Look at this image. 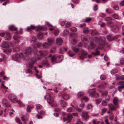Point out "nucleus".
Instances as JSON below:
<instances>
[{"label":"nucleus","mask_w":124,"mask_h":124,"mask_svg":"<svg viewBox=\"0 0 124 124\" xmlns=\"http://www.w3.org/2000/svg\"><path fill=\"white\" fill-rule=\"evenodd\" d=\"M16 96L13 94H10L8 96V98L12 101L14 103H18L19 104H20L22 102L20 101H17L16 100Z\"/></svg>","instance_id":"nucleus-3"},{"label":"nucleus","mask_w":124,"mask_h":124,"mask_svg":"<svg viewBox=\"0 0 124 124\" xmlns=\"http://www.w3.org/2000/svg\"><path fill=\"white\" fill-rule=\"evenodd\" d=\"M71 31L73 32H75L77 31V28L75 27H71L70 29Z\"/></svg>","instance_id":"nucleus-55"},{"label":"nucleus","mask_w":124,"mask_h":124,"mask_svg":"<svg viewBox=\"0 0 124 124\" xmlns=\"http://www.w3.org/2000/svg\"><path fill=\"white\" fill-rule=\"evenodd\" d=\"M41 44L37 41H35L33 43V45L34 48L39 47L40 46Z\"/></svg>","instance_id":"nucleus-17"},{"label":"nucleus","mask_w":124,"mask_h":124,"mask_svg":"<svg viewBox=\"0 0 124 124\" xmlns=\"http://www.w3.org/2000/svg\"><path fill=\"white\" fill-rule=\"evenodd\" d=\"M107 84V83L106 82H104L101 85H99L98 86V87L100 88L104 89L105 88V85Z\"/></svg>","instance_id":"nucleus-12"},{"label":"nucleus","mask_w":124,"mask_h":124,"mask_svg":"<svg viewBox=\"0 0 124 124\" xmlns=\"http://www.w3.org/2000/svg\"><path fill=\"white\" fill-rule=\"evenodd\" d=\"M117 71V69H114L111 70L110 72L112 74H114L116 73Z\"/></svg>","instance_id":"nucleus-42"},{"label":"nucleus","mask_w":124,"mask_h":124,"mask_svg":"<svg viewBox=\"0 0 124 124\" xmlns=\"http://www.w3.org/2000/svg\"><path fill=\"white\" fill-rule=\"evenodd\" d=\"M81 115L82 117L85 120L88 119L89 117V116L87 112L85 111L83 112Z\"/></svg>","instance_id":"nucleus-7"},{"label":"nucleus","mask_w":124,"mask_h":124,"mask_svg":"<svg viewBox=\"0 0 124 124\" xmlns=\"http://www.w3.org/2000/svg\"><path fill=\"white\" fill-rule=\"evenodd\" d=\"M119 37V35H116L115 36L113 37V38L114 39V40H116L117 39H118Z\"/></svg>","instance_id":"nucleus-63"},{"label":"nucleus","mask_w":124,"mask_h":124,"mask_svg":"<svg viewBox=\"0 0 124 124\" xmlns=\"http://www.w3.org/2000/svg\"><path fill=\"white\" fill-rule=\"evenodd\" d=\"M61 106L62 107H65L67 105L66 103L63 100L61 101Z\"/></svg>","instance_id":"nucleus-29"},{"label":"nucleus","mask_w":124,"mask_h":124,"mask_svg":"<svg viewBox=\"0 0 124 124\" xmlns=\"http://www.w3.org/2000/svg\"><path fill=\"white\" fill-rule=\"evenodd\" d=\"M113 17L115 19H118L119 18V16L118 15L116 14H114L112 15Z\"/></svg>","instance_id":"nucleus-47"},{"label":"nucleus","mask_w":124,"mask_h":124,"mask_svg":"<svg viewBox=\"0 0 124 124\" xmlns=\"http://www.w3.org/2000/svg\"><path fill=\"white\" fill-rule=\"evenodd\" d=\"M100 78L101 80H104L105 79V76L104 75H102L100 76Z\"/></svg>","instance_id":"nucleus-61"},{"label":"nucleus","mask_w":124,"mask_h":124,"mask_svg":"<svg viewBox=\"0 0 124 124\" xmlns=\"http://www.w3.org/2000/svg\"><path fill=\"white\" fill-rule=\"evenodd\" d=\"M89 100V99L88 97L84 96L81 99V100L82 102H86Z\"/></svg>","instance_id":"nucleus-24"},{"label":"nucleus","mask_w":124,"mask_h":124,"mask_svg":"<svg viewBox=\"0 0 124 124\" xmlns=\"http://www.w3.org/2000/svg\"><path fill=\"white\" fill-rule=\"evenodd\" d=\"M91 95H92V97L97 98L99 96V94L98 93H95L93 94V93H90Z\"/></svg>","instance_id":"nucleus-35"},{"label":"nucleus","mask_w":124,"mask_h":124,"mask_svg":"<svg viewBox=\"0 0 124 124\" xmlns=\"http://www.w3.org/2000/svg\"><path fill=\"white\" fill-rule=\"evenodd\" d=\"M62 98L64 100H67L70 98V96L68 94L65 93L63 95Z\"/></svg>","instance_id":"nucleus-15"},{"label":"nucleus","mask_w":124,"mask_h":124,"mask_svg":"<svg viewBox=\"0 0 124 124\" xmlns=\"http://www.w3.org/2000/svg\"><path fill=\"white\" fill-rule=\"evenodd\" d=\"M91 34L93 36L95 35H99V33L97 32L96 30H93L92 31Z\"/></svg>","instance_id":"nucleus-26"},{"label":"nucleus","mask_w":124,"mask_h":124,"mask_svg":"<svg viewBox=\"0 0 124 124\" xmlns=\"http://www.w3.org/2000/svg\"><path fill=\"white\" fill-rule=\"evenodd\" d=\"M36 108L37 109H40L42 108V106L39 104H37L36 105Z\"/></svg>","instance_id":"nucleus-48"},{"label":"nucleus","mask_w":124,"mask_h":124,"mask_svg":"<svg viewBox=\"0 0 124 124\" xmlns=\"http://www.w3.org/2000/svg\"><path fill=\"white\" fill-rule=\"evenodd\" d=\"M108 107L110 110H114L116 109V108L112 104H109Z\"/></svg>","instance_id":"nucleus-22"},{"label":"nucleus","mask_w":124,"mask_h":124,"mask_svg":"<svg viewBox=\"0 0 124 124\" xmlns=\"http://www.w3.org/2000/svg\"><path fill=\"white\" fill-rule=\"evenodd\" d=\"M118 101V99L116 97H115L113 99V101L114 104L116 105L117 104V102Z\"/></svg>","instance_id":"nucleus-31"},{"label":"nucleus","mask_w":124,"mask_h":124,"mask_svg":"<svg viewBox=\"0 0 124 124\" xmlns=\"http://www.w3.org/2000/svg\"><path fill=\"white\" fill-rule=\"evenodd\" d=\"M38 113V114L40 115H44L45 114V112L43 110H41L40 111H37Z\"/></svg>","instance_id":"nucleus-43"},{"label":"nucleus","mask_w":124,"mask_h":124,"mask_svg":"<svg viewBox=\"0 0 124 124\" xmlns=\"http://www.w3.org/2000/svg\"><path fill=\"white\" fill-rule=\"evenodd\" d=\"M37 60L35 58H32L31 59V62L29 63L28 66V67L31 68H32L34 64L36 62Z\"/></svg>","instance_id":"nucleus-5"},{"label":"nucleus","mask_w":124,"mask_h":124,"mask_svg":"<svg viewBox=\"0 0 124 124\" xmlns=\"http://www.w3.org/2000/svg\"><path fill=\"white\" fill-rule=\"evenodd\" d=\"M93 40L96 43H97L100 41L99 37H95L93 39Z\"/></svg>","instance_id":"nucleus-34"},{"label":"nucleus","mask_w":124,"mask_h":124,"mask_svg":"<svg viewBox=\"0 0 124 124\" xmlns=\"http://www.w3.org/2000/svg\"><path fill=\"white\" fill-rule=\"evenodd\" d=\"M20 50V48L19 47H15L13 48V51L14 52H19Z\"/></svg>","instance_id":"nucleus-37"},{"label":"nucleus","mask_w":124,"mask_h":124,"mask_svg":"<svg viewBox=\"0 0 124 124\" xmlns=\"http://www.w3.org/2000/svg\"><path fill=\"white\" fill-rule=\"evenodd\" d=\"M47 40L49 45H52L54 41V39L52 38H48L47 39Z\"/></svg>","instance_id":"nucleus-19"},{"label":"nucleus","mask_w":124,"mask_h":124,"mask_svg":"<svg viewBox=\"0 0 124 124\" xmlns=\"http://www.w3.org/2000/svg\"><path fill=\"white\" fill-rule=\"evenodd\" d=\"M71 48L73 51L76 53L78 52L79 50V49L78 48L75 46H72Z\"/></svg>","instance_id":"nucleus-28"},{"label":"nucleus","mask_w":124,"mask_h":124,"mask_svg":"<svg viewBox=\"0 0 124 124\" xmlns=\"http://www.w3.org/2000/svg\"><path fill=\"white\" fill-rule=\"evenodd\" d=\"M24 57L23 54L22 53H16L12 56V59L14 60H16L19 58H23Z\"/></svg>","instance_id":"nucleus-4"},{"label":"nucleus","mask_w":124,"mask_h":124,"mask_svg":"<svg viewBox=\"0 0 124 124\" xmlns=\"http://www.w3.org/2000/svg\"><path fill=\"white\" fill-rule=\"evenodd\" d=\"M0 46L2 48H8L9 46V44L7 42L4 41L2 42Z\"/></svg>","instance_id":"nucleus-8"},{"label":"nucleus","mask_w":124,"mask_h":124,"mask_svg":"<svg viewBox=\"0 0 124 124\" xmlns=\"http://www.w3.org/2000/svg\"><path fill=\"white\" fill-rule=\"evenodd\" d=\"M99 51H95V52H93L92 53V54L94 55V56H96L100 54Z\"/></svg>","instance_id":"nucleus-39"},{"label":"nucleus","mask_w":124,"mask_h":124,"mask_svg":"<svg viewBox=\"0 0 124 124\" xmlns=\"http://www.w3.org/2000/svg\"><path fill=\"white\" fill-rule=\"evenodd\" d=\"M100 41H104L106 39L105 38L104 36H101L99 37Z\"/></svg>","instance_id":"nucleus-44"},{"label":"nucleus","mask_w":124,"mask_h":124,"mask_svg":"<svg viewBox=\"0 0 124 124\" xmlns=\"http://www.w3.org/2000/svg\"><path fill=\"white\" fill-rule=\"evenodd\" d=\"M31 52V48L30 47H26L24 51V54L26 55H30Z\"/></svg>","instance_id":"nucleus-6"},{"label":"nucleus","mask_w":124,"mask_h":124,"mask_svg":"<svg viewBox=\"0 0 124 124\" xmlns=\"http://www.w3.org/2000/svg\"><path fill=\"white\" fill-rule=\"evenodd\" d=\"M107 24L108 27L112 28V30L114 32L116 33L119 31L118 27L117 25H115L113 22L109 21Z\"/></svg>","instance_id":"nucleus-2"},{"label":"nucleus","mask_w":124,"mask_h":124,"mask_svg":"<svg viewBox=\"0 0 124 124\" xmlns=\"http://www.w3.org/2000/svg\"><path fill=\"white\" fill-rule=\"evenodd\" d=\"M56 47L55 46H53L51 49V52L52 53H53L54 52L56 49Z\"/></svg>","instance_id":"nucleus-57"},{"label":"nucleus","mask_w":124,"mask_h":124,"mask_svg":"<svg viewBox=\"0 0 124 124\" xmlns=\"http://www.w3.org/2000/svg\"><path fill=\"white\" fill-rule=\"evenodd\" d=\"M59 51L61 54H63L64 51V48H60L59 49Z\"/></svg>","instance_id":"nucleus-54"},{"label":"nucleus","mask_w":124,"mask_h":124,"mask_svg":"<svg viewBox=\"0 0 124 124\" xmlns=\"http://www.w3.org/2000/svg\"><path fill=\"white\" fill-rule=\"evenodd\" d=\"M69 33V31L67 30H65L63 32V35L64 36H65L68 34Z\"/></svg>","instance_id":"nucleus-45"},{"label":"nucleus","mask_w":124,"mask_h":124,"mask_svg":"<svg viewBox=\"0 0 124 124\" xmlns=\"http://www.w3.org/2000/svg\"><path fill=\"white\" fill-rule=\"evenodd\" d=\"M16 122L20 124H21V122L20 119L17 117H16L15 119Z\"/></svg>","instance_id":"nucleus-38"},{"label":"nucleus","mask_w":124,"mask_h":124,"mask_svg":"<svg viewBox=\"0 0 124 124\" xmlns=\"http://www.w3.org/2000/svg\"><path fill=\"white\" fill-rule=\"evenodd\" d=\"M71 51H70L68 53V55L70 57H72L75 55V54L74 53H71Z\"/></svg>","instance_id":"nucleus-41"},{"label":"nucleus","mask_w":124,"mask_h":124,"mask_svg":"<svg viewBox=\"0 0 124 124\" xmlns=\"http://www.w3.org/2000/svg\"><path fill=\"white\" fill-rule=\"evenodd\" d=\"M88 53L87 51H85L83 50H81L79 53V54L82 56H85Z\"/></svg>","instance_id":"nucleus-10"},{"label":"nucleus","mask_w":124,"mask_h":124,"mask_svg":"<svg viewBox=\"0 0 124 124\" xmlns=\"http://www.w3.org/2000/svg\"><path fill=\"white\" fill-rule=\"evenodd\" d=\"M84 94V93L83 92H80L78 93L77 96L78 98H80Z\"/></svg>","instance_id":"nucleus-33"},{"label":"nucleus","mask_w":124,"mask_h":124,"mask_svg":"<svg viewBox=\"0 0 124 124\" xmlns=\"http://www.w3.org/2000/svg\"><path fill=\"white\" fill-rule=\"evenodd\" d=\"M99 16H100L103 18L106 16V15L105 13H101L99 14Z\"/></svg>","instance_id":"nucleus-56"},{"label":"nucleus","mask_w":124,"mask_h":124,"mask_svg":"<svg viewBox=\"0 0 124 124\" xmlns=\"http://www.w3.org/2000/svg\"><path fill=\"white\" fill-rule=\"evenodd\" d=\"M2 103L3 104L6 105V107H9L10 106V105L9 104H7L8 103V101L5 99H3L2 100Z\"/></svg>","instance_id":"nucleus-14"},{"label":"nucleus","mask_w":124,"mask_h":124,"mask_svg":"<svg viewBox=\"0 0 124 124\" xmlns=\"http://www.w3.org/2000/svg\"><path fill=\"white\" fill-rule=\"evenodd\" d=\"M91 20V18H86L84 21L85 22H88Z\"/></svg>","instance_id":"nucleus-46"},{"label":"nucleus","mask_w":124,"mask_h":124,"mask_svg":"<svg viewBox=\"0 0 124 124\" xmlns=\"http://www.w3.org/2000/svg\"><path fill=\"white\" fill-rule=\"evenodd\" d=\"M89 31L88 29L87 28H85L84 29L83 32L85 33H87L89 32Z\"/></svg>","instance_id":"nucleus-49"},{"label":"nucleus","mask_w":124,"mask_h":124,"mask_svg":"<svg viewBox=\"0 0 124 124\" xmlns=\"http://www.w3.org/2000/svg\"><path fill=\"white\" fill-rule=\"evenodd\" d=\"M72 110V108L70 107L66 109V111L68 112H71Z\"/></svg>","instance_id":"nucleus-53"},{"label":"nucleus","mask_w":124,"mask_h":124,"mask_svg":"<svg viewBox=\"0 0 124 124\" xmlns=\"http://www.w3.org/2000/svg\"><path fill=\"white\" fill-rule=\"evenodd\" d=\"M37 37L39 39H42L43 37V35L42 33L41 32L39 33L37 35Z\"/></svg>","instance_id":"nucleus-25"},{"label":"nucleus","mask_w":124,"mask_h":124,"mask_svg":"<svg viewBox=\"0 0 124 124\" xmlns=\"http://www.w3.org/2000/svg\"><path fill=\"white\" fill-rule=\"evenodd\" d=\"M11 52V50L10 49L5 50H4L3 52L6 53V54H8V53Z\"/></svg>","instance_id":"nucleus-50"},{"label":"nucleus","mask_w":124,"mask_h":124,"mask_svg":"<svg viewBox=\"0 0 124 124\" xmlns=\"http://www.w3.org/2000/svg\"><path fill=\"white\" fill-rule=\"evenodd\" d=\"M36 39V38L35 37H33L30 38V41L31 43H34V42H35Z\"/></svg>","instance_id":"nucleus-36"},{"label":"nucleus","mask_w":124,"mask_h":124,"mask_svg":"<svg viewBox=\"0 0 124 124\" xmlns=\"http://www.w3.org/2000/svg\"><path fill=\"white\" fill-rule=\"evenodd\" d=\"M39 53L40 56L42 57L46 55L49 53V52L47 51L44 50L39 51Z\"/></svg>","instance_id":"nucleus-9"},{"label":"nucleus","mask_w":124,"mask_h":124,"mask_svg":"<svg viewBox=\"0 0 124 124\" xmlns=\"http://www.w3.org/2000/svg\"><path fill=\"white\" fill-rule=\"evenodd\" d=\"M56 43L58 45H62L63 43V40L61 38H58L56 41Z\"/></svg>","instance_id":"nucleus-11"},{"label":"nucleus","mask_w":124,"mask_h":124,"mask_svg":"<svg viewBox=\"0 0 124 124\" xmlns=\"http://www.w3.org/2000/svg\"><path fill=\"white\" fill-rule=\"evenodd\" d=\"M104 20L106 21H111L113 20V18L110 17H107L105 18L104 19Z\"/></svg>","instance_id":"nucleus-30"},{"label":"nucleus","mask_w":124,"mask_h":124,"mask_svg":"<svg viewBox=\"0 0 124 124\" xmlns=\"http://www.w3.org/2000/svg\"><path fill=\"white\" fill-rule=\"evenodd\" d=\"M95 88H94L92 89L89 90H88V93L90 96L92 97V95L90 93H93L94 94L95 93Z\"/></svg>","instance_id":"nucleus-18"},{"label":"nucleus","mask_w":124,"mask_h":124,"mask_svg":"<svg viewBox=\"0 0 124 124\" xmlns=\"http://www.w3.org/2000/svg\"><path fill=\"white\" fill-rule=\"evenodd\" d=\"M93 107L92 105L91 104H89L86 107V109H90L92 108Z\"/></svg>","instance_id":"nucleus-51"},{"label":"nucleus","mask_w":124,"mask_h":124,"mask_svg":"<svg viewBox=\"0 0 124 124\" xmlns=\"http://www.w3.org/2000/svg\"><path fill=\"white\" fill-rule=\"evenodd\" d=\"M71 24L70 22H67L65 25L66 27L67 28L70 27L71 25Z\"/></svg>","instance_id":"nucleus-58"},{"label":"nucleus","mask_w":124,"mask_h":124,"mask_svg":"<svg viewBox=\"0 0 124 124\" xmlns=\"http://www.w3.org/2000/svg\"><path fill=\"white\" fill-rule=\"evenodd\" d=\"M63 59V57L62 55L57 56L55 55H54L51 58V60L52 63L54 64L56 63L61 62Z\"/></svg>","instance_id":"nucleus-1"},{"label":"nucleus","mask_w":124,"mask_h":124,"mask_svg":"<svg viewBox=\"0 0 124 124\" xmlns=\"http://www.w3.org/2000/svg\"><path fill=\"white\" fill-rule=\"evenodd\" d=\"M47 101L49 104H51L53 102L54 100L53 98L51 97L50 95H49L47 100Z\"/></svg>","instance_id":"nucleus-13"},{"label":"nucleus","mask_w":124,"mask_h":124,"mask_svg":"<svg viewBox=\"0 0 124 124\" xmlns=\"http://www.w3.org/2000/svg\"><path fill=\"white\" fill-rule=\"evenodd\" d=\"M8 28L11 30H14V31H16L17 30V28L15 27L14 25H11L10 26L8 27Z\"/></svg>","instance_id":"nucleus-27"},{"label":"nucleus","mask_w":124,"mask_h":124,"mask_svg":"<svg viewBox=\"0 0 124 124\" xmlns=\"http://www.w3.org/2000/svg\"><path fill=\"white\" fill-rule=\"evenodd\" d=\"M37 27V29L36 30V31L44 30H45L46 28L44 26H40L39 25Z\"/></svg>","instance_id":"nucleus-23"},{"label":"nucleus","mask_w":124,"mask_h":124,"mask_svg":"<svg viewBox=\"0 0 124 124\" xmlns=\"http://www.w3.org/2000/svg\"><path fill=\"white\" fill-rule=\"evenodd\" d=\"M113 8L115 10H118L119 9L118 6L117 5L114 6L113 7Z\"/></svg>","instance_id":"nucleus-62"},{"label":"nucleus","mask_w":124,"mask_h":124,"mask_svg":"<svg viewBox=\"0 0 124 124\" xmlns=\"http://www.w3.org/2000/svg\"><path fill=\"white\" fill-rule=\"evenodd\" d=\"M102 105L104 106H106L107 105V103L105 100H103L102 102Z\"/></svg>","instance_id":"nucleus-60"},{"label":"nucleus","mask_w":124,"mask_h":124,"mask_svg":"<svg viewBox=\"0 0 124 124\" xmlns=\"http://www.w3.org/2000/svg\"><path fill=\"white\" fill-rule=\"evenodd\" d=\"M103 43V44H99V45L100 46H102V47H103L105 46H106L107 47H110V45L109 44L105 42H104Z\"/></svg>","instance_id":"nucleus-20"},{"label":"nucleus","mask_w":124,"mask_h":124,"mask_svg":"<svg viewBox=\"0 0 124 124\" xmlns=\"http://www.w3.org/2000/svg\"><path fill=\"white\" fill-rule=\"evenodd\" d=\"M68 119L67 121L69 123L71 121V120L72 117V115L70 113H68L67 115Z\"/></svg>","instance_id":"nucleus-16"},{"label":"nucleus","mask_w":124,"mask_h":124,"mask_svg":"<svg viewBox=\"0 0 124 124\" xmlns=\"http://www.w3.org/2000/svg\"><path fill=\"white\" fill-rule=\"evenodd\" d=\"M26 72L27 73H30L31 74L32 73V72L31 69H27L26 70Z\"/></svg>","instance_id":"nucleus-52"},{"label":"nucleus","mask_w":124,"mask_h":124,"mask_svg":"<svg viewBox=\"0 0 124 124\" xmlns=\"http://www.w3.org/2000/svg\"><path fill=\"white\" fill-rule=\"evenodd\" d=\"M101 101V100L99 99H95V101L96 104H99L100 103Z\"/></svg>","instance_id":"nucleus-59"},{"label":"nucleus","mask_w":124,"mask_h":124,"mask_svg":"<svg viewBox=\"0 0 124 124\" xmlns=\"http://www.w3.org/2000/svg\"><path fill=\"white\" fill-rule=\"evenodd\" d=\"M113 37L112 35H108L107 36L108 40L109 41H112L114 40Z\"/></svg>","instance_id":"nucleus-21"},{"label":"nucleus","mask_w":124,"mask_h":124,"mask_svg":"<svg viewBox=\"0 0 124 124\" xmlns=\"http://www.w3.org/2000/svg\"><path fill=\"white\" fill-rule=\"evenodd\" d=\"M49 45L46 42H45L43 43V47L45 48H47L48 47Z\"/></svg>","instance_id":"nucleus-32"},{"label":"nucleus","mask_w":124,"mask_h":124,"mask_svg":"<svg viewBox=\"0 0 124 124\" xmlns=\"http://www.w3.org/2000/svg\"><path fill=\"white\" fill-rule=\"evenodd\" d=\"M13 38L17 42H18L19 41L18 37L16 35H14Z\"/></svg>","instance_id":"nucleus-40"},{"label":"nucleus","mask_w":124,"mask_h":124,"mask_svg":"<svg viewBox=\"0 0 124 124\" xmlns=\"http://www.w3.org/2000/svg\"><path fill=\"white\" fill-rule=\"evenodd\" d=\"M71 42L72 44H75L76 43L77 41L75 39H73L71 40Z\"/></svg>","instance_id":"nucleus-64"}]
</instances>
